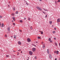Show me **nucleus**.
<instances>
[{"label": "nucleus", "instance_id": "13d9d810", "mask_svg": "<svg viewBox=\"0 0 60 60\" xmlns=\"http://www.w3.org/2000/svg\"><path fill=\"white\" fill-rule=\"evenodd\" d=\"M19 50L20 51H21V50L20 49H19Z\"/></svg>", "mask_w": 60, "mask_h": 60}, {"label": "nucleus", "instance_id": "aec40b11", "mask_svg": "<svg viewBox=\"0 0 60 60\" xmlns=\"http://www.w3.org/2000/svg\"><path fill=\"white\" fill-rule=\"evenodd\" d=\"M38 39H41V38L40 37H38Z\"/></svg>", "mask_w": 60, "mask_h": 60}, {"label": "nucleus", "instance_id": "f3484780", "mask_svg": "<svg viewBox=\"0 0 60 60\" xmlns=\"http://www.w3.org/2000/svg\"><path fill=\"white\" fill-rule=\"evenodd\" d=\"M16 14H18V13H19V12H18V11H16L15 12Z\"/></svg>", "mask_w": 60, "mask_h": 60}, {"label": "nucleus", "instance_id": "2eb2a0df", "mask_svg": "<svg viewBox=\"0 0 60 60\" xmlns=\"http://www.w3.org/2000/svg\"><path fill=\"white\" fill-rule=\"evenodd\" d=\"M13 9L14 10V11H15V7H13Z\"/></svg>", "mask_w": 60, "mask_h": 60}, {"label": "nucleus", "instance_id": "680f3d73", "mask_svg": "<svg viewBox=\"0 0 60 60\" xmlns=\"http://www.w3.org/2000/svg\"><path fill=\"white\" fill-rule=\"evenodd\" d=\"M40 32H41V31H39Z\"/></svg>", "mask_w": 60, "mask_h": 60}, {"label": "nucleus", "instance_id": "72a5a7b5", "mask_svg": "<svg viewBox=\"0 0 60 60\" xmlns=\"http://www.w3.org/2000/svg\"><path fill=\"white\" fill-rule=\"evenodd\" d=\"M2 18V16L0 15V18Z\"/></svg>", "mask_w": 60, "mask_h": 60}, {"label": "nucleus", "instance_id": "4be33fe9", "mask_svg": "<svg viewBox=\"0 0 60 60\" xmlns=\"http://www.w3.org/2000/svg\"><path fill=\"white\" fill-rule=\"evenodd\" d=\"M55 31H53L52 32V33H53V34H55Z\"/></svg>", "mask_w": 60, "mask_h": 60}, {"label": "nucleus", "instance_id": "0eeeda50", "mask_svg": "<svg viewBox=\"0 0 60 60\" xmlns=\"http://www.w3.org/2000/svg\"><path fill=\"white\" fill-rule=\"evenodd\" d=\"M12 19L14 21H15V17H12Z\"/></svg>", "mask_w": 60, "mask_h": 60}, {"label": "nucleus", "instance_id": "6e6552de", "mask_svg": "<svg viewBox=\"0 0 60 60\" xmlns=\"http://www.w3.org/2000/svg\"><path fill=\"white\" fill-rule=\"evenodd\" d=\"M18 43L19 44V45H21V42H20V41H19L18 42Z\"/></svg>", "mask_w": 60, "mask_h": 60}, {"label": "nucleus", "instance_id": "20e7f679", "mask_svg": "<svg viewBox=\"0 0 60 60\" xmlns=\"http://www.w3.org/2000/svg\"><path fill=\"white\" fill-rule=\"evenodd\" d=\"M29 54L30 55H32L33 54V52H32L31 51H30L29 52Z\"/></svg>", "mask_w": 60, "mask_h": 60}, {"label": "nucleus", "instance_id": "a19ab883", "mask_svg": "<svg viewBox=\"0 0 60 60\" xmlns=\"http://www.w3.org/2000/svg\"><path fill=\"white\" fill-rule=\"evenodd\" d=\"M34 46L35 47H36V45H34Z\"/></svg>", "mask_w": 60, "mask_h": 60}, {"label": "nucleus", "instance_id": "5701e85b", "mask_svg": "<svg viewBox=\"0 0 60 60\" xmlns=\"http://www.w3.org/2000/svg\"><path fill=\"white\" fill-rule=\"evenodd\" d=\"M41 34H43V31H42V32H41Z\"/></svg>", "mask_w": 60, "mask_h": 60}, {"label": "nucleus", "instance_id": "b1692460", "mask_svg": "<svg viewBox=\"0 0 60 60\" xmlns=\"http://www.w3.org/2000/svg\"><path fill=\"white\" fill-rule=\"evenodd\" d=\"M55 4H57V2H56V1H55Z\"/></svg>", "mask_w": 60, "mask_h": 60}, {"label": "nucleus", "instance_id": "a211bd4d", "mask_svg": "<svg viewBox=\"0 0 60 60\" xmlns=\"http://www.w3.org/2000/svg\"><path fill=\"white\" fill-rule=\"evenodd\" d=\"M20 21L21 23H22L23 22V21L22 20H20Z\"/></svg>", "mask_w": 60, "mask_h": 60}, {"label": "nucleus", "instance_id": "052dcab7", "mask_svg": "<svg viewBox=\"0 0 60 60\" xmlns=\"http://www.w3.org/2000/svg\"><path fill=\"white\" fill-rule=\"evenodd\" d=\"M28 59H29V57H28Z\"/></svg>", "mask_w": 60, "mask_h": 60}, {"label": "nucleus", "instance_id": "bf43d9fd", "mask_svg": "<svg viewBox=\"0 0 60 60\" xmlns=\"http://www.w3.org/2000/svg\"><path fill=\"white\" fill-rule=\"evenodd\" d=\"M6 57H8V56H6Z\"/></svg>", "mask_w": 60, "mask_h": 60}, {"label": "nucleus", "instance_id": "f03ea898", "mask_svg": "<svg viewBox=\"0 0 60 60\" xmlns=\"http://www.w3.org/2000/svg\"><path fill=\"white\" fill-rule=\"evenodd\" d=\"M27 41L28 42H31V39L29 38H28L27 39Z\"/></svg>", "mask_w": 60, "mask_h": 60}, {"label": "nucleus", "instance_id": "7c9ffc66", "mask_svg": "<svg viewBox=\"0 0 60 60\" xmlns=\"http://www.w3.org/2000/svg\"><path fill=\"white\" fill-rule=\"evenodd\" d=\"M50 42V43H51V42H52V41H51Z\"/></svg>", "mask_w": 60, "mask_h": 60}, {"label": "nucleus", "instance_id": "49530a36", "mask_svg": "<svg viewBox=\"0 0 60 60\" xmlns=\"http://www.w3.org/2000/svg\"><path fill=\"white\" fill-rule=\"evenodd\" d=\"M1 23H0V25L1 26Z\"/></svg>", "mask_w": 60, "mask_h": 60}, {"label": "nucleus", "instance_id": "c85d7f7f", "mask_svg": "<svg viewBox=\"0 0 60 60\" xmlns=\"http://www.w3.org/2000/svg\"><path fill=\"white\" fill-rule=\"evenodd\" d=\"M60 2V0H58V1H57V2Z\"/></svg>", "mask_w": 60, "mask_h": 60}, {"label": "nucleus", "instance_id": "e433bc0d", "mask_svg": "<svg viewBox=\"0 0 60 60\" xmlns=\"http://www.w3.org/2000/svg\"><path fill=\"white\" fill-rule=\"evenodd\" d=\"M54 53H56V51H55Z\"/></svg>", "mask_w": 60, "mask_h": 60}, {"label": "nucleus", "instance_id": "37998d69", "mask_svg": "<svg viewBox=\"0 0 60 60\" xmlns=\"http://www.w3.org/2000/svg\"><path fill=\"white\" fill-rule=\"evenodd\" d=\"M17 54H18V55H19V53L18 52Z\"/></svg>", "mask_w": 60, "mask_h": 60}, {"label": "nucleus", "instance_id": "4468645a", "mask_svg": "<svg viewBox=\"0 0 60 60\" xmlns=\"http://www.w3.org/2000/svg\"><path fill=\"white\" fill-rule=\"evenodd\" d=\"M43 9L44 10V11H48V10L47 9H45V8H43Z\"/></svg>", "mask_w": 60, "mask_h": 60}, {"label": "nucleus", "instance_id": "39448f33", "mask_svg": "<svg viewBox=\"0 0 60 60\" xmlns=\"http://www.w3.org/2000/svg\"><path fill=\"white\" fill-rule=\"evenodd\" d=\"M57 23H59V22H60V19H57Z\"/></svg>", "mask_w": 60, "mask_h": 60}, {"label": "nucleus", "instance_id": "9b49d317", "mask_svg": "<svg viewBox=\"0 0 60 60\" xmlns=\"http://www.w3.org/2000/svg\"><path fill=\"white\" fill-rule=\"evenodd\" d=\"M55 44L56 46H57V44L56 43V42L55 43Z\"/></svg>", "mask_w": 60, "mask_h": 60}, {"label": "nucleus", "instance_id": "dca6fc26", "mask_svg": "<svg viewBox=\"0 0 60 60\" xmlns=\"http://www.w3.org/2000/svg\"><path fill=\"white\" fill-rule=\"evenodd\" d=\"M52 21H50L49 22V23L50 24H52Z\"/></svg>", "mask_w": 60, "mask_h": 60}, {"label": "nucleus", "instance_id": "ddd939ff", "mask_svg": "<svg viewBox=\"0 0 60 60\" xmlns=\"http://www.w3.org/2000/svg\"><path fill=\"white\" fill-rule=\"evenodd\" d=\"M56 54H58L59 53V52L58 51H56Z\"/></svg>", "mask_w": 60, "mask_h": 60}, {"label": "nucleus", "instance_id": "5fc2aeb1", "mask_svg": "<svg viewBox=\"0 0 60 60\" xmlns=\"http://www.w3.org/2000/svg\"><path fill=\"white\" fill-rule=\"evenodd\" d=\"M39 1H41L42 0H39Z\"/></svg>", "mask_w": 60, "mask_h": 60}, {"label": "nucleus", "instance_id": "f8f14e48", "mask_svg": "<svg viewBox=\"0 0 60 60\" xmlns=\"http://www.w3.org/2000/svg\"><path fill=\"white\" fill-rule=\"evenodd\" d=\"M47 51L48 54H49V49H47Z\"/></svg>", "mask_w": 60, "mask_h": 60}, {"label": "nucleus", "instance_id": "2f4dec72", "mask_svg": "<svg viewBox=\"0 0 60 60\" xmlns=\"http://www.w3.org/2000/svg\"><path fill=\"white\" fill-rule=\"evenodd\" d=\"M47 15H46V16H45V18H47Z\"/></svg>", "mask_w": 60, "mask_h": 60}, {"label": "nucleus", "instance_id": "69168bd1", "mask_svg": "<svg viewBox=\"0 0 60 60\" xmlns=\"http://www.w3.org/2000/svg\"><path fill=\"white\" fill-rule=\"evenodd\" d=\"M1 27V25H0V27Z\"/></svg>", "mask_w": 60, "mask_h": 60}, {"label": "nucleus", "instance_id": "ea45409f", "mask_svg": "<svg viewBox=\"0 0 60 60\" xmlns=\"http://www.w3.org/2000/svg\"><path fill=\"white\" fill-rule=\"evenodd\" d=\"M41 43L42 44H43V42H42Z\"/></svg>", "mask_w": 60, "mask_h": 60}, {"label": "nucleus", "instance_id": "bb28decb", "mask_svg": "<svg viewBox=\"0 0 60 60\" xmlns=\"http://www.w3.org/2000/svg\"><path fill=\"white\" fill-rule=\"evenodd\" d=\"M35 59H37V57H36V56H35Z\"/></svg>", "mask_w": 60, "mask_h": 60}, {"label": "nucleus", "instance_id": "c03bdc74", "mask_svg": "<svg viewBox=\"0 0 60 60\" xmlns=\"http://www.w3.org/2000/svg\"><path fill=\"white\" fill-rule=\"evenodd\" d=\"M57 60V59H56V58L55 59V60Z\"/></svg>", "mask_w": 60, "mask_h": 60}, {"label": "nucleus", "instance_id": "1a4fd4ad", "mask_svg": "<svg viewBox=\"0 0 60 60\" xmlns=\"http://www.w3.org/2000/svg\"><path fill=\"white\" fill-rule=\"evenodd\" d=\"M49 57L50 58H51L52 57V56H51V54H50L49 55Z\"/></svg>", "mask_w": 60, "mask_h": 60}, {"label": "nucleus", "instance_id": "6e6d98bb", "mask_svg": "<svg viewBox=\"0 0 60 60\" xmlns=\"http://www.w3.org/2000/svg\"><path fill=\"white\" fill-rule=\"evenodd\" d=\"M21 53H22V51H21Z\"/></svg>", "mask_w": 60, "mask_h": 60}, {"label": "nucleus", "instance_id": "09e8293b", "mask_svg": "<svg viewBox=\"0 0 60 60\" xmlns=\"http://www.w3.org/2000/svg\"><path fill=\"white\" fill-rule=\"evenodd\" d=\"M24 1H25V2H26V3H27V2H26V1H25V0H24Z\"/></svg>", "mask_w": 60, "mask_h": 60}, {"label": "nucleus", "instance_id": "de8ad7c7", "mask_svg": "<svg viewBox=\"0 0 60 60\" xmlns=\"http://www.w3.org/2000/svg\"><path fill=\"white\" fill-rule=\"evenodd\" d=\"M26 4H27V5H28V4H27V3H26Z\"/></svg>", "mask_w": 60, "mask_h": 60}, {"label": "nucleus", "instance_id": "c9c22d12", "mask_svg": "<svg viewBox=\"0 0 60 60\" xmlns=\"http://www.w3.org/2000/svg\"><path fill=\"white\" fill-rule=\"evenodd\" d=\"M54 30H56V28H54Z\"/></svg>", "mask_w": 60, "mask_h": 60}, {"label": "nucleus", "instance_id": "7ed1b4c3", "mask_svg": "<svg viewBox=\"0 0 60 60\" xmlns=\"http://www.w3.org/2000/svg\"><path fill=\"white\" fill-rule=\"evenodd\" d=\"M36 50V49L35 48H34L32 49V50L33 52H35V51Z\"/></svg>", "mask_w": 60, "mask_h": 60}, {"label": "nucleus", "instance_id": "e2e57ef3", "mask_svg": "<svg viewBox=\"0 0 60 60\" xmlns=\"http://www.w3.org/2000/svg\"><path fill=\"white\" fill-rule=\"evenodd\" d=\"M59 60H60V58H59Z\"/></svg>", "mask_w": 60, "mask_h": 60}, {"label": "nucleus", "instance_id": "a18cd8bd", "mask_svg": "<svg viewBox=\"0 0 60 60\" xmlns=\"http://www.w3.org/2000/svg\"><path fill=\"white\" fill-rule=\"evenodd\" d=\"M8 5V7H10V6L9 5Z\"/></svg>", "mask_w": 60, "mask_h": 60}, {"label": "nucleus", "instance_id": "473e14b6", "mask_svg": "<svg viewBox=\"0 0 60 60\" xmlns=\"http://www.w3.org/2000/svg\"><path fill=\"white\" fill-rule=\"evenodd\" d=\"M13 24L14 26L15 25V23H13Z\"/></svg>", "mask_w": 60, "mask_h": 60}, {"label": "nucleus", "instance_id": "412c9836", "mask_svg": "<svg viewBox=\"0 0 60 60\" xmlns=\"http://www.w3.org/2000/svg\"><path fill=\"white\" fill-rule=\"evenodd\" d=\"M45 45H43V48L44 49V48H45Z\"/></svg>", "mask_w": 60, "mask_h": 60}, {"label": "nucleus", "instance_id": "f704fd0d", "mask_svg": "<svg viewBox=\"0 0 60 60\" xmlns=\"http://www.w3.org/2000/svg\"><path fill=\"white\" fill-rule=\"evenodd\" d=\"M54 39L55 40H56V38H54Z\"/></svg>", "mask_w": 60, "mask_h": 60}, {"label": "nucleus", "instance_id": "cd10ccee", "mask_svg": "<svg viewBox=\"0 0 60 60\" xmlns=\"http://www.w3.org/2000/svg\"><path fill=\"white\" fill-rule=\"evenodd\" d=\"M43 13H44V14H46V13L44 11H43L42 12Z\"/></svg>", "mask_w": 60, "mask_h": 60}, {"label": "nucleus", "instance_id": "4d7b16f0", "mask_svg": "<svg viewBox=\"0 0 60 60\" xmlns=\"http://www.w3.org/2000/svg\"><path fill=\"white\" fill-rule=\"evenodd\" d=\"M12 37H13L12 36H11V38H12Z\"/></svg>", "mask_w": 60, "mask_h": 60}, {"label": "nucleus", "instance_id": "338daca9", "mask_svg": "<svg viewBox=\"0 0 60 60\" xmlns=\"http://www.w3.org/2000/svg\"><path fill=\"white\" fill-rule=\"evenodd\" d=\"M18 51H19V50H18Z\"/></svg>", "mask_w": 60, "mask_h": 60}, {"label": "nucleus", "instance_id": "864d4df0", "mask_svg": "<svg viewBox=\"0 0 60 60\" xmlns=\"http://www.w3.org/2000/svg\"><path fill=\"white\" fill-rule=\"evenodd\" d=\"M36 43H38V42H36Z\"/></svg>", "mask_w": 60, "mask_h": 60}, {"label": "nucleus", "instance_id": "393cba45", "mask_svg": "<svg viewBox=\"0 0 60 60\" xmlns=\"http://www.w3.org/2000/svg\"><path fill=\"white\" fill-rule=\"evenodd\" d=\"M28 20H30V18H28Z\"/></svg>", "mask_w": 60, "mask_h": 60}, {"label": "nucleus", "instance_id": "6ab92c4d", "mask_svg": "<svg viewBox=\"0 0 60 60\" xmlns=\"http://www.w3.org/2000/svg\"><path fill=\"white\" fill-rule=\"evenodd\" d=\"M14 38H15V39H16V36L15 35L14 36Z\"/></svg>", "mask_w": 60, "mask_h": 60}, {"label": "nucleus", "instance_id": "423d86ee", "mask_svg": "<svg viewBox=\"0 0 60 60\" xmlns=\"http://www.w3.org/2000/svg\"><path fill=\"white\" fill-rule=\"evenodd\" d=\"M4 24L3 23H2L1 25V27H3V26H4Z\"/></svg>", "mask_w": 60, "mask_h": 60}, {"label": "nucleus", "instance_id": "3c124183", "mask_svg": "<svg viewBox=\"0 0 60 60\" xmlns=\"http://www.w3.org/2000/svg\"><path fill=\"white\" fill-rule=\"evenodd\" d=\"M59 45H60V43H59Z\"/></svg>", "mask_w": 60, "mask_h": 60}, {"label": "nucleus", "instance_id": "c756f323", "mask_svg": "<svg viewBox=\"0 0 60 60\" xmlns=\"http://www.w3.org/2000/svg\"><path fill=\"white\" fill-rule=\"evenodd\" d=\"M49 41H50V38H49Z\"/></svg>", "mask_w": 60, "mask_h": 60}, {"label": "nucleus", "instance_id": "79ce46f5", "mask_svg": "<svg viewBox=\"0 0 60 60\" xmlns=\"http://www.w3.org/2000/svg\"><path fill=\"white\" fill-rule=\"evenodd\" d=\"M20 30V32H22V30Z\"/></svg>", "mask_w": 60, "mask_h": 60}, {"label": "nucleus", "instance_id": "58836bf2", "mask_svg": "<svg viewBox=\"0 0 60 60\" xmlns=\"http://www.w3.org/2000/svg\"><path fill=\"white\" fill-rule=\"evenodd\" d=\"M7 37V36H6V35H5V37Z\"/></svg>", "mask_w": 60, "mask_h": 60}, {"label": "nucleus", "instance_id": "9d476101", "mask_svg": "<svg viewBox=\"0 0 60 60\" xmlns=\"http://www.w3.org/2000/svg\"><path fill=\"white\" fill-rule=\"evenodd\" d=\"M7 30L9 32H10V27H8V28Z\"/></svg>", "mask_w": 60, "mask_h": 60}, {"label": "nucleus", "instance_id": "f257e3e1", "mask_svg": "<svg viewBox=\"0 0 60 60\" xmlns=\"http://www.w3.org/2000/svg\"><path fill=\"white\" fill-rule=\"evenodd\" d=\"M37 9L39 10L40 11H41L42 10V9L39 7H37Z\"/></svg>", "mask_w": 60, "mask_h": 60}, {"label": "nucleus", "instance_id": "a878e982", "mask_svg": "<svg viewBox=\"0 0 60 60\" xmlns=\"http://www.w3.org/2000/svg\"><path fill=\"white\" fill-rule=\"evenodd\" d=\"M30 28L31 29H32V26H31L30 27Z\"/></svg>", "mask_w": 60, "mask_h": 60}, {"label": "nucleus", "instance_id": "8fccbe9b", "mask_svg": "<svg viewBox=\"0 0 60 60\" xmlns=\"http://www.w3.org/2000/svg\"><path fill=\"white\" fill-rule=\"evenodd\" d=\"M24 1H25V2H26V3H27V2H26V1H25V0H24Z\"/></svg>", "mask_w": 60, "mask_h": 60}, {"label": "nucleus", "instance_id": "0e129e2a", "mask_svg": "<svg viewBox=\"0 0 60 60\" xmlns=\"http://www.w3.org/2000/svg\"><path fill=\"white\" fill-rule=\"evenodd\" d=\"M27 60H29V59H27Z\"/></svg>", "mask_w": 60, "mask_h": 60}, {"label": "nucleus", "instance_id": "603ef678", "mask_svg": "<svg viewBox=\"0 0 60 60\" xmlns=\"http://www.w3.org/2000/svg\"><path fill=\"white\" fill-rule=\"evenodd\" d=\"M12 22H13V21L12 20Z\"/></svg>", "mask_w": 60, "mask_h": 60}, {"label": "nucleus", "instance_id": "4c0bfd02", "mask_svg": "<svg viewBox=\"0 0 60 60\" xmlns=\"http://www.w3.org/2000/svg\"><path fill=\"white\" fill-rule=\"evenodd\" d=\"M24 19H26V17L24 18Z\"/></svg>", "mask_w": 60, "mask_h": 60}]
</instances>
